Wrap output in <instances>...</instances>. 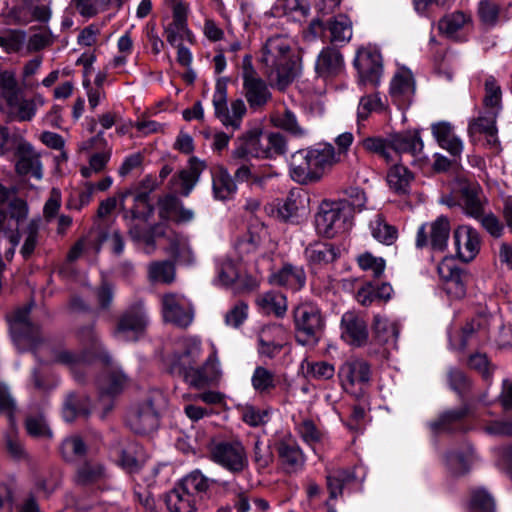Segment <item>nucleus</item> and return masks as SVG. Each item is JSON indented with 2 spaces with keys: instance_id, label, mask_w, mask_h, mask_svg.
I'll return each instance as SVG.
<instances>
[{
  "instance_id": "15",
  "label": "nucleus",
  "mask_w": 512,
  "mask_h": 512,
  "mask_svg": "<svg viewBox=\"0 0 512 512\" xmlns=\"http://www.w3.org/2000/svg\"><path fill=\"white\" fill-rule=\"evenodd\" d=\"M449 234V220L444 216H440L430 224H423L419 227L416 236V246L422 248L430 242L434 250L443 251L447 246Z\"/></svg>"
},
{
  "instance_id": "6",
  "label": "nucleus",
  "mask_w": 512,
  "mask_h": 512,
  "mask_svg": "<svg viewBox=\"0 0 512 512\" xmlns=\"http://www.w3.org/2000/svg\"><path fill=\"white\" fill-rule=\"evenodd\" d=\"M209 452L213 462L231 473H241L248 467L246 450L239 440L212 441Z\"/></svg>"
},
{
  "instance_id": "28",
  "label": "nucleus",
  "mask_w": 512,
  "mask_h": 512,
  "mask_svg": "<svg viewBox=\"0 0 512 512\" xmlns=\"http://www.w3.org/2000/svg\"><path fill=\"white\" fill-rule=\"evenodd\" d=\"M423 148V142L415 131L396 133L389 138V151L416 155Z\"/></svg>"
},
{
  "instance_id": "54",
  "label": "nucleus",
  "mask_w": 512,
  "mask_h": 512,
  "mask_svg": "<svg viewBox=\"0 0 512 512\" xmlns=\"http://www.w3.org/2000/svg\"><path fill=\"white\" fill-rule=\"evenodd\" d=\"M301 368L307 377L317 380H327L334 375V367L325 361L311 362L305 359Z\"/></svg>"
},
{
  "instance_id": "58",
  "label": "nucleus",
  "mask_w": 512,
  "mask_h": 512,
  "mask_svg": "<svg viewBox=\"0 0 512 512\" xmlns=\"http://www.w3.org/2000/svg\"><path fill=\"white\" fill-rule=\"evenodd\" d=\"M311 149L316 157L318 164L320 165L323 174L335 163L339 162L338 154H336V150L331 144H318Z\"/></svg>"
},
{
  "instance_id": "3",
  "label": "nucleus",
  "mask_w": 512,
  "mask_h": 512,
  "mask_svg": "<svg viewBox=\"0 0 512 512\" xmlns=\"http://www.w3.org/2000/svg\"><path fill=\"white\" fill-rule=\"evenodd\" d=\"M208 487L203 474L197 470L191 472L166 494L167 508L170 512H195Z\"/></svg>"
},
{
  "instance_id": "56",
  "label": "nucleus",
  "mask_w": 512,
  "mask_h": 512,
  "mask_svg": "<svg viewBox=\"0 0 512 512\" xmlns=\"http://www.w3.org/2000/svg\"><path fill=\"white\" fill-rule=\"evenodd\" d=\"M111 158V149L94 153L89 158L88 166H83L80 173L84 178H91L94 174H99L105 170Z\"/></svg>"
},
{
  "instance_id": "55",
  "label": "nucleus",
  "mask_w": 512,
  "mask_h": 512,
  "mask_svg": "<svg viewBox=\"0 0 512 512\" xmlns=\"http://www.w3.org/2000/svg\"><path fill=\"white\" fill-rule=\"evenodd\" d=\"M356 260L360 269L370 273L374 278H379L384 273L386 261L382 257L365 252L360 254Z\"/></svg>"
},
{
  "instance_id": "59",
  "label": "nucleus",
  "mask_w": 512,
  "mask_h": 512,
  "mask_svg": "<svg viewBox=\"0 0 512 512\" xmlns=\"http://www.w3.org/2000/svg\"><path fill=\"white\" fill-rule=\"evenodd\" d=\"M170 252L179 263L191 264L194 262V253L184 237H175L171 241Z\"/></svg>"
},
{
  "instance_id": "4",
  "label": "nucleus",
  "mask_w": 512,
  "mask_h": 512,
  "mask_svg": "<svg viewBox=\"0 0 512 512\" xmlns=\"http://www.w3.org/2000/svg\"><path fill=\"white\" fill-rule=\"evenodd\" d=\"M293 314L297 342L301 345H316L324 328L320 309L312 303H303L295 308Z\"/></svg>"
},
{
  "instance_id": "57",
  "label": "nucleus",
  "mask_w": 512,
  "mask_h": 512,
  "mask_svg": "<svg viewBox=\"0 0 512 512\" xmlns=\"http://www.w3.org/2000/svg\"><path fill=\"white\" fill-rule=\"evenodd\" d=\"M26 42V33L22 30L9 29L0 34V47L7 53L20 51Z\"/></svg>"
},
{
  "instance_id": "8",
  "label": "nucleus",
  "mask_w": 512,
  "mask_h": 512,
  "mask_svg": "<svg viewBox=\"0 0 512 512\" xmlns=\"http://www.w3.org/2000/svg\"><path fill=\"white\" fill-rule=\"evenodd\" d=\"M161 312L165 322L181 328L188 327L194 318V309L190 300L175 292L161 296Z\"/></svg>"
},
{
  "instance_id": "26",
  "label": "nucleus",
  "mask_w": 512,
  "mask_h": 512,
  "mask_svg": "<svg viewBox=\"0 0 512 512\" xmlns=\"http://www.w3.org/2000/svg\"><path fill=\"white\" fill-rule=\"evenodd\" d=\"M432 133L438 144L451 155L458 156L463 151L462 140L455 135L449 122H438L432 125Z\"/></svg>"
},
{
  "instance_id": "23",
  "label": "nucleus",
  "mask_w": 512,
  "mask_h": 512,
  "mask_svg": "<svg viewBox=\"0 0 512 512\" xmlns=\"http://www.w3.org/2000/svg\"><path fill=\"white\" fill-rule=\"evenodd\" d=\"M269 281L273 285L283 286L293 291H297L304 287L306 275L301 266L292 264H284L278 271L272 273Z\"/></svg>"
},
{
  "instance_id": "2",
  "label": "nucleus",
  "mask_w": 512,
  "mask_h": 512,
  "mask_svg": "<svg viewBox=\"0 0 512 512\" xmlns=\"http://www.w3.org/2000/svg\"><path fill=\"white\" fill-rule=\"evenodd\" d=\"M351 216L352 202L348 199H324L314 216L316 232L322 237L333 238L349 230Z\"/></svg>"
},
{
  "instance_id": "46",
  "label": "nucleus",
  "mask_w": 512,
  "mask_h": 512,
  "mask_svg": "<svg viewBox=\"0 0 512 512\" xmlns=\"http://www.w3.org/2000/svg\"><path fill=\"white\" fill-rule=\"evenodd\" d=\"M21 92L15 70H0V99L6 102Z\"/></svg>"
},
{
  "instance_id": "43",
  "label": "nucleus",
  "mask_w": 512,
  "mask_h": 512,
  "mask_svg": "<svg viewBox=\"0 0 512 512\" xmlns=\"http://www.w3.org/2000/svg\"><path fill=\"white\" fill-rule=\"evenodd\" d=\"M258 305L268 314H275L281 317L287 310L286 297L278 292H267L257 300Z\"/></svg>"
},
{
  "instance_id": "14",
  "label": "nucleus",
  "mask_w": 512,
  "mask_h": 512,
  "mask_svg": "<svg viewBox=\"0 0 512 512\" xmlns=\"http://www.w3.org/2000/svg\"><path fill=\"white\" fill-rule=\"evenodd\" d=\"M243 94L253 110L262 109L272 98L267 83L251 66L245 67L242 75Z\"/></svg>"
},
{
  "instance_id": "48",
  "label": "nucleus",
  "mask_w": 512,
  "mask_h": 512,
  "mask_svg": "<svg viewBox=\"0 0 512 512\" xmlns=\"http://www.w3.org/2000/svg\"><path fill=\"white\" fill-rule=\"evenodd\" d=\"M331 41L334 43H348L352 37L351 23L346 15H338L329 27Z\"/></svg>"
},
{
  "instance_id": "40",
  "label": "nucleus",
  "mask_w": 512,
  "mask_h": 512,
  "mask_svg": "<svg viewBox=\"0 0 512 512\" xmlns=\"http://www.w3.org/2000/svg\"><path fill=\"white\" fill-rule=\"evenodd\" d=\"M106 477L103 465L95 461H87L77 469L75 481L80 485L97 483Z\"/></svg>"
},
{
  "instance_id": "21",
  "label": "nucleus",
  "mask_w": 512,
  "mask_h": 512,
  "mask_svg": "<svg viewBox=\"0 0 512 512\" xmlns=\"http://www.w3.org/2000/svg\"><path fill=\"white\" fill-rule=\"evenodd\" d=\"M454 242L459 258L464 262L472 261L480 250L478 232L470 226L461 225L454 232Z\"/></svg>"
},
{
  "instance_id": "9",
  "label": "nucleus",
  "mask_w": 512,
  "mask_h": 512,
  "mask_svg": "<svg viewBox=\"0 0 512 512\" xmlns=\"http://www.w3.org/2000/svg\"><path fill=\"white\" fill-rule=\"evenodd\" d=\"M30 310V306H25L8 317L11 335L19 350L36 347L39 340V328L29 319Z\"/></svg>"
},
{
  "instance_id": "60",
  "label": "nucleus",
  "mask_w": 512,
  "mask_h": 512,
  "mask_svg": "<svg viewBox=\"0 0 512 512\" xmlns=\"http://www.w3.org/2000/svg\"><path fill=\"white\" fill-rule=\"evenodd\" d=\"M298 433L305 443L314 446L325 438V433L318 429L315 423L310 419H304L298 425Z\"/></svg>"
},
{
  "instance_id": "45",
  "label": "nucleus",
  "mask_w": 512,
  "mask_h": 512,
  "mask_svg": "<svg viewBox=\"0 0 512 512\" xmlns=\"http://www.w3.org/2000/svg\"><path fill=\"white\" fill-rule=\"evenodd\" d=\"M99 389L106 394H116L127 383V377L120 370L109 371L98 379Z\"/></svg>"
},
{
  "instance_id": "24",
  "label": "nucleus",
  "mask_w": 512,
  "mask_h": 512,
  "mask_svg": "<svg viewBox=\"0 0 512 512\" xmlns=\"http://www.w3.org/2000/svg\"><path fill=\"white\" fill-rule=\"evenodd\" d=\"M205 169L206 164L204 161L196 157L190 158L188 167L182 170L177 177L173 178L176 190H179L182 195L188 196Z\"/></svg>"
},
{
  "instance_id": "49",
  "label": "nucleus",
  "mask_w": 512,
  "mask_h": 512,
  "mask_svg": "<svg viewBox=\"0 0 512 512\" xmlns=\"http://www.w3.org/2000/svg\"><path fill=\"white\" fill-rule=\"evenodd\" d=\"M15 17L21 24H28L33 20L47 22L51 17V10L47 5L34 2L32 5H28L27 10L19 12Z\"/></svg>"
},
{
  "instance_id": "32",
  "label": "nucleus",
  "mask_w": 512,
  "mask_h": 512,
  "mask_svg": "<svg viewBox=\"0 0 512 512\" xmlns=\"http://www.w3.org/2000/svg\"><path fill=\"white\" fill-rule=\"evenodd\" d=\"M212 189L215 199L225 201L234 196L237 186L229 172L221 167L212 174Z\"/></svg>"
},
{
  "instance_id": "52",
  "label": "nucleus",
  "mask_w": 512,
  "mask_h": 512,
  "mask_svg": "<svg viewBox=\"0 0 512 512\" xmlns=\"http://www.w3.org/2000/svg\"><path fill=\"white\" fill-rule=\"evenodd\" d=\"M239 271L236 262L230 257L224 256L217 260V275L222 285L230 287L237 279Z\"/></svg>"
},
{
  "instance_id": "44",
  "label": "nucleus",
  "mask_w": 512,
  "mask_h": 512,
  "mask_svg": "<svg viewBox=\"0 0 512 512\" xmlns=\"http://www.w3.org/2000/svg\"><path fill=\"white\" fill-rule=\"evenodd\" d=\"M373 328L375 337L378 339L379 342H396L399 335V328L395 322H390L380 315H375Z\"/></svg>"
},
{
  "instance_id": "61",
  "label": "nucleus",
  "mask_w": 512,
  "mask_h": 512,
  "mask_svg": "<svg viewBox=\"0 0 512 512\" xmlns=\"http://www.w3.org/2000/svg\"><path fill=\"white\" fill-rule=\"evenodd\" d=\"M86 452V445L79 436L66 438L61 444V453L65 460L72 461L76 457L83 456Z\"/></svg>"
},
{
  "instance_id": "34",
  "label": "nucleus",
  "mask_w": 512,
  "mask_h": 512,
  "mask_svg": "<svg viewBox=\"0 0 512 512\" xmlns=\"http://www.w3.org/2000/svg\"><path fill=\"white\" fill-rule=\"evenodd\" d=\"M251 385L257 394L266 396L275 390L277 377L272 370L256 366L251 376Z\"/></svg>"
},
{
  "instance_id": "25",
  "label": "nucleus",
  "mask_w": 512,
  "mask_h": 512,
  "mask_svg": "<svg viewBox=\"0 0 512 512\" xmlns=\"http://www.w3.org/2000/svg\"><path fill=\"white\" fill-rule=\"evenodd\" d=\"M343 252L348 254V249L329 243H314L305 249V256L312 265H326L340 257Z\"/></svg>"
},
{
  "instance_id": "37",
  "label": "nucleus",
  "mask_w": 512,
  "mask_h": 512,
  "mask_svg": "<svg viewBox=\"0 0 512 512\" xmlns=\"http://www.w3.org/2000/svg\"><path fill=\"white\" fill-rule=\"evenodd\" d=\"M474 459V450L469 444H467L461 452L450 451L446 455V463L449 469L455 474L467 472Z\"/></svg>"
},
{
  "instance_id": "20",
  "label": "nucleus",
  "mask_w": 512,
  "mask_h": 512,
  "mask_svg": "<svg viewBox=\"0 0 512 512\" xmlns=\"http://www.w3.org/2000/svg\"><path fill=\"white\" fill-rule=\"evenodd\" d=\"M44 100L40 95L34 98H25L23 92L5 102V112L15 121H30L35 116L38 105H43Z\"/></svg>"
},
{
  "instance_id": "53",
  "label": "nucleus",
  "mask_w": 512,
  "mask_h": 512,
  "mask_svg": "<svg viewBox=\"0 0 512 512\" xmlns=\"http://www.w3.org/2000/svg\"><path fill=\"white\" fill-rule=\"evenodd\" d=\"M25 427L27 433L32 437L49 439L53 435L42 413L28 415Z\"/></svg>"
},
{
  "instance_id": "5",
  "label": "nucleus",
  "mask_w": 512,
  "mask_h": 512,
  "mask_svg": "<svg viewBox=\"0 0 512 512\" xmlns=\"http://www.w3.org/2000/svg\"><path fill=\"white\" fill-rule=\"evenodd\" d=\"M357 68V85L363 89L377 88L383 76L384 65L381 53L375 47L360 48L354 59Z\"/></svg>"
},
{
  "instance_id": "27",
  "label": "nucleus",
  "mask_w": 512,
  "mask_h": 512,
  "mask_svg": "<svg viewBox=\"0 0 512 512\" xmlns=\"http://www.w3.org/2000/svg\"><path fill=\"white\" fill-rule=\"evenodd\" d=\"M471 26V13L465 11H454L445 15L439 22V29L450 38H457Z\"/></svg>"
},
{
  "instance_id": "12",
  "label": "nucleus",
  "mask_w": 512,
  "mask_h": 512,
  "mask_svg": "<svg viewBox=\"0 0 512 512\" xmlns=\"http://www.w3.org/2000/svg\"><path fill=\"white\" fill-rule=\"evenodd\" d=\"M290 175L293 180L301 184H307L319 180L322 170L311 148L298 150L290 159Z\"/></svg>"
},
{
  "instance_id": "18",
  "label": "nucleus",
  "mask_w": 512,
  "mask_h": 512,
  "mask_svg": "<svg viewBox=\"0 0 512 512\" xmlns=\"http://www.w3.org/2000/svg\"><path fill=\"white\" fill-rule=\"evenodd\" d=\"M127 425L137 434H147L158 427V415L150 400L133 406L127 414Z\"/></svg>"
},
{
  "instance_id": "38",
  "label": "nucleus",
  "mask_w": 512,
  "mask_h": 512,
  "mask_svg": "<svg viewBox=\"0 0 512 512\" xmlns=\"http://www.w3.org/2000/svg\"><path fill=\"white\" fill-rule=\"evenodd\" d=\"M271 123L294 136H304L306 130L299 124L296 115L289 109L277 111L270 116Z\"/></svg>"
},
{
  "instance_id": "63",
  "label": "nucleus",
  "mask_w": 512,
  "mask_h": 512,
  "mask_svg": "<svg viewBox=\"0 0 512 512\" xmlns=\"http://www.w3.org/2000/svg\"><path fill=\"white\" fill-rule=\"evenodd\" d=\"M266 234V230L263 226H261L260 231L254 232L252 229L249 231V236L239 240L235 249L238 254L243 257L244 255L250 254L254 252L259 246L262 236Z\"/></svg>"
},
{
  "instance_id": "39",
  "label": "nucleus",
  "mask_w": 512,
  "mask_h": 512,
  "mask_svg": "<svg viewBox=\"0 0 512 512\" xmlns=\"http://www.w3.org/2000/svg\"><path fill=\"white\" fill-rule=\"evenodd\" d=\"M414 179L413 174L403 165H394L387 174V182L396 193L406 194Z\"/></svg>"
},
{
  "instance_id": "19",
  "label": "nucleus",
  "mask_w": 512,
  "mask_h": 512,
  "mask_svg": "<svg viewBox=\"0 0 512 512\" xmlns=\"http://www.w3.org/2000/svg\"><path fill=\"white\" fill-rule=\"evenodd\" d=\"M16 172L21 176L30 175L37 180L43 177V167L40 154L27 141H21L16 150Z\"/></svg>"
},
{
  "instance_id": "7",
  "label": "nucleus",
  "mask_w": 512,
  "mask_h": 512,
  "mask_svg": "<svg viewBox=\"0 0 512 512\" xmlns=\"http://www.w3.org/2000/svg\"><path fill=\"white\" fill-rule=\"evenodd\" d=\"M212 103L216 118L219 119L225 127H231L233 130L240 129L247 108L242 99L233 100L230 107H228L227 85L224 79L217 80Z\"/></svg>"
},
{
  "instance_id": "1",
  "label": "nucleus",
  "mask_w": 512,
  "mask_h": 512,
  "mask_svg": "<svg viewBox=\"0 0 512 512\" xmlns=\"http://www.w3.org/2000/svg\"><path fill=\"white\" fill-rule=\"evenodd\" d=\"M259 62L270 84L280 91H284L300 71L292 40L286 35L267 38L260 50Z\"/></svg>"
},
{
  "instance_id": "47",
  "label": "nucleus",
  "mask_w": 512,
  "mask_h": 512,
  "mask_svg": "<svg viewBox=\"0 0 512 512\" xmlns=\"http://www.w3.org/2000/svg\"><path fill=\"white\" fill-rule=\"evenodd\" d=\"M149 279L152 282L170 284L175 279V269L171 262H152L148 266Z\"/></svg>"
},
{
  "instance_id": "29",
  "label": "nucleus",
  "mask_w": 512,
  "mask_h": 512,
  "mask_svg": "<svg viewBox=\"0 0 512 512\" xmlns=\"http://www.w3.org/2000/svg\"><path fill=\"white\" fill-rule=\"evenodd\" d=\"M306 194L291 191L287 198L277 208V217L283 221H293L305 211L308 202Z\"/></svg>"
},
{
  "instance_id": "11",
  "label": "nucleus",
  "mask_w": 512,
  "mask_h": 512,
  "mask_svg": "<svg viewBox=\"0 0 512 512\" xmlns=\"http://www.w3.org/2000/svg\"><path fill=\"white\" fill-rule=\"evenodd\" d=\"M290 175L293 180L301 184H307L319 180L322 170L311 148L298 150L290 159Z\"/></svg>"
},
{
  "instance_id": "31",
  "label": "nucleus",
  "mask_w": 512,
  "mask_h": 512,
  "mask_svg": "<svg viewBox=\"0 0 512 512\" xmlns=\"http://www.w3.org/2000/svg\"><path fill=\"white\" fill-rule=\"evenodd\" d=\"M277 452L288 471H296L304 464V456L296 442L283 439L278 443Z\"/></svg>"
},
{
  "instance_id": "33",
  "label": "nucleus",
  "mask_w": 512,
  "mask_h": 512,
  "mask_svg": "<svg viewBox=\"0 0 512 512\" xmlns=\"http://www.w3.org/2000/svg\"><path fill=\"white\" fill-rule=\"evenodd\" d=\"M439 275L444 279V290L453 298L465 295V284L458 269L450 267L447 263L438 266Z\"/></svg>"
},
{
  "instance_id": "64",
  "label": "nucleus",
  "mask_w": 512,
  "mask_h": 512,
  "mask_svg": "<svg viewBox=\"0 0 512 512\" xmlns=\"http://www.w3.org/2000/svg\"><path fill=\"white\" fill-rule=\"evenodd\" d=\"M78 13L85 18H92L106 10L107 0H72Z\"/></svg>"
},
{
  "instance_id": "10",
  "label": "nucleus",
  "mask_w": 512,
  "mask_h": 512,
  "mask_svg": "<svg viewBox=\"0 0 512 512\" xmlns=\"http://www.w3.org/2000/svg\"><path fill=\"white\" fill-rule=\"evenodd\" d=\"M148 318L142 302L131 306L120 317L115 336L121 341H135L144 332Z\"/></svg>"
},
{
  "instance_id": "35",
  "label": "nucleus",
  "mask_w": 512,
  "mask_h": 512,
  "mask_svg": "<svg viewBox=\"0 0 512 512\" xmlns=\"http://www.w3.org/2000/svg\"><path fill=\"white\" fill-rule=\"evenodd\" d=\"M90 411V401L84 395L69 394L63 405V417L67 422H71L77 417H86Z\"/></svg>"
},
{
  "instance_id": "17",
  "label": "nucleus",
  "mask_w": 512,
  "mask_h": 512,
  "mask_svg": "<svg viewBox=\"0 0 512 512\" xmlns=\"http://www.w3.org/2000/svg\"><path fill=\"white\" fill-rule=\"evenodd\" d=\"M497 113L482 110L476 118L469 121L468 135L471 138H476L480 135L485 137L486 145L492 149H498L500 142L498 139V128L496 125Z\"/></svg>"
},
{
  "instance_id": "62",
  "label": "nucleus",
  "mask_w": 512,
  "mask_h": 512,
  "mask_svg": "<svg viewBox=\"0 0 512 512\" xmlns=\"http://www.w3.org/2000/svg\"><path fill=\"white\" fill-rule=\"evenodd\" d=\"M470 507L474 511L493 512L495 503L493 497L484 489H475L471 492Z\"/></svg>"
},
{
  "instance_id": "50",
  "label": "nucleus",
  "mask_w": 512,
  "mask_h": 512,
  "mask_svg": "<svg viewBox=\"0 0 512 512\" xmlns=\"http://www.w3.org/2000/svg\"><path fill=\"white\" fill-rule=\"evenodd\" d=\"M461 205L465 213L474 218H480L483 214L481 196L475 188H465L462 191Z\"/></svg>"
},
{
  "instance_id": "16",
  "label": "nucleus",
  "mask_w": 512,
  "mask_h": 512,
  "mask_svg": "<svg viewBox=\"0 0 512 512\" xmlns=\"http://www.w3.org/2000/svg\"><path fill=\"white\" fill-rule=\"evenodd\" d=\"M415 80L412 72L400 67L390 82V96L392 101L400 108H407L413 102L415 95Z\"/></svg>"
},
{
  "instance_id": "13",
  "label": "nucleus",
  "mask_w": 512,
  "mask_h": 512,
  "mask_svg": "<svg viewBox=\"0 0 512 512\" xmlns=\"http://www.w3.org/2000/svg\"><path fill=\"white\" fill-rule=\"evenodd\" d=\"M200 356V341L195 338L183 339L169 359L171 372L184 377L198 363Z\"/></svg>"
},
{
  "instance_id": "51",
  "label": "nucleus",
  "mask_w": 512,
  "mask_h": 512,
  "mask_svg": "<svg viewBox=\"0 0 512 512\" xmlns=\"http://www.w3.org/2000/svg\"><path fill=\"white\" fill-rule=\"evenodd\" d=\"M384 109L385 105L382 102L379 93H372L361 97L357 110L358 125L360 126L361 121L366 120L372 112Z\"/></svg>"
},
{
  "instance_id": "42",
  "label": "nucleus",
  "mask_w": 512,
  "mask_h": 512,
  "mask_svg": "<svg viewBox=\"0 0 512 512\" xmlns=\"http://www.w3.org/2000/svg\"><path fill=\"white\" fill-rule=\"evenodd\" d=\"M484 90V110L499 114L502 109V90L497 80L493 76L486 78L484 83Z\"/></svg>"
},
{
  "instance_id": "41",
  "label": "nucleus",
  "mask_w": 512,
  "mask_h": 512,
  "mask_svg": "<svg viewBox=\"0 0 512 512\" xmlns=\"http://www.w3.org/2000/svg\"><path fill=\"white\" fill-rule=\"evenodd\" d=\"M370 230L372 236L385 245H392L398 236L397 229L389 225L381 214H375L370 221Z\"/></svg>"
},
{
  "instance_id": "36",
  "label": "nucleus",
  "mask_w": 512,
  "mask_h": 512,
  "mask_svg": "<svg viewBox=\"0 0 512 512\" xmlns=\"http://www.w3.org/2000/svg\"><path fill=\"white\" fill-rule=\"evenodd\" d=\"M342 66V57L336 50L324 49L319 54L315 69L319 76L329 77L336 74Z\"/></svg>"
},
{
  "instance_id": "22",
  "label": "nucleus",
  "mask_w": 512,
  "mask_h": 512,
  "mask_svg": "<svg viewBox=\"0 0 512 512\" xmlns=\"http://www.w3.org/2000/svg\"><path fill=\"white\" fill-rule=\"evenodd\" d=\"M237 142L238 146L233 152L235 157L242 158L250 155L257 158H266L267 133L265 134L259 129H253L239 137Z\"/></svg>"
},
{
  "instance_id": "30",
  "label": "nucleus",
  "mask_w": 512,
  "mask_h": 512,
  "mask_svg": "<svg viewBox=\"0 0 512 512\" xmlns=\"http://www.w3.org/2000/svg\"><path fill=\"white\" fill-rule=\"evenodd\" d=\"M487 325L486 317H474L461 327L459 333L451 341L458 349H464L478 334H486Z\"/></svg>"
}]
</instances>
